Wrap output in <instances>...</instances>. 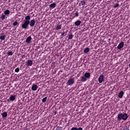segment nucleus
Listing matches in <instances>:
<instances>
[{
	"instance_id": "obj_1",
	"label": "nucleus",
	"mask_w": 130,
	"mask_h": 130,
	"mask_svg": "<svg viewBox=\"0 0 130 130\" xmlns=\"http://www.w3.org/2000/svg\"><path fill=\"white\" fill-rule=\"evenodd\" d=\"M29 24H30V21H26L24 20L23 23L21 24V28L22 29H27L29 27Z\"/></svg>"
},
{
	"instance_id": "obj_2",
	"label": "nucleus",
	"mask_w": 130,
	"mask_h": 130,
	"mask_svg": "<svg viewBox=\"0 0 130 130\" xmlns=\"http://www.w3.org/2000/svg\"><path fill=\"white\" fill-rule=\"evenodd\" d=\"M67 84L69 86H71V85H74V84H75V78H71L68 80Z\"/></svg>"
},
{
	"instance_id": "obj_3",
	"label": "nucleus",
	"mask_w": 130,
	"mask_h": 130,
	"mask_svg": "<svg viewBox=\"0 0 130 130\" xmlns=\"http://www.w3.org/2000/svg\"><path fill=\"white\" fill-rule=\"evenodd\" d=\"M117 119H118V121H121V120H124L122 113H120L117 115Z\"/></svg>"
},
{
	"instance_id": "obj_4",
	"label": "nucleus",
	"mask_w": 130,
	"mask_h": 130,
	"mask_svg": "<svg viewBox=\"0 0 130 130\" xmlns=\"http://www.w3.org/2000/svg\"><path fill=\"white\" fill-rule=\"evenodd\" d=\"M35 23H36L35 19L33 18L32 20L29 21V25L31 27H34V26H35Z\"/></svg>"
},
{
	"instance_id": "obj_5",
	"label": "nucleus",
	"mask_w": 130,
	"mask_h": 130,
	"mask_svg": "<svg viewBox=\"0 0 130 130\" xmlns=\"http://www.w3.org/2000/svg\"><path fill=\"white\" fill-rule=\"evenodd\" d=\"M98 81L100 84H101V83H103V82H104V76L103 75H101V76H100L98 78Z\"/></svg>"
},
{
	"instance_id": "obj_6",
	"label": "nucleus",
	"mask_w": 130,
	"mask_h": 130,
	"mask_svg": "<svg viewBox=\"0 0 130 130\" xmlns=\"http://www.w3.org/2000/svg\"><path fill=\"white\" fill-rule=\"evenodd\" d=\"M38 89V85L35 84H32V86H31V90L32 91H36Z\"/></svg>"
},
{
	"instance_id": "obj_7",
	"label": "nucleus",
	"mask_w": 130,
	"mask_h": 130,
	"mask_svg": "<svg viewBox=\"0 0 130 130\" xmlns=\"http://www.w3.org/2000/svg\"><path fill=\"white\" fill-rule=\"evenodd\" d=\"M31 40H32V37H31V36H29L26 38L25 40V42L26 43H27V44H30V42H31Z\"/></svg>"
},
{
	"instance_id": "obj_8",
	"label": "nucleus",
	"mask_w": 130,
	"mask_h": 130,
	"mask_svg": "<svg viewBox=\"0 0 130 130\" xmlns=\"http://www.w3.org/2000/svg\"><path fill=\"white\" fill-rule=\"evenodd\" d=\"M26 64L28 67H32V64H33V61L32 60L28 59L26 62Z\"/></svg>"
},
{
	"instance_id": "obj_9",
	"label": "nucleus",
	"mask_w": 130,
	"mask_h": 130,
	"mask_svg": "<svg viewBox=\"0 0 130 130\" xmlns=\"http://www.w3.org/2000/svg\"><path fill=\"white\" fill-rule=\"evenodd\" d=\"M124 45V43L123 42H121L119 44L117 48L118 49H121V48H122V47H123Z\"/></svg>"
},
{
	"instance_id": "obj_10",
	"label": "nucleus",
	"mask_w": 130,
	"mask_h": 130,
	"mask_svg": "<svg viewBox=\"0 0 130 130\" xmlns=\"http://www.w3.org/2000/svg\"><path fill=\"white\" fill-rule=\"evenodd\" d=\"M124 94V93L123 92V91H121L118 95V98H120V99H121V98H122V97H123V94Z\"/></svg>"
},
{
	"instance_id": "obj_11",
	"label": "nucleus",
	"mask_w": 130,
	"mask_h": 130,
	"mask_svg": "<svg viewBox=\"0 0 130 130\" xmlns=\"http://www.w3.org/2000/svg\"><path fill=\"white\" fill-rule=\"evenodd\" d=\"M30 19H31V16H30V15H27L25 17V20H24V21H25L26 22H30Z\"/></svg>"
},
{
	"instance_id": "obj_12",
	"label": "nucleus",
	"mask_w": 130,
	"mask_h": 130,
	"mask_svg": "<svg viewBox=\"0 0 130 130\" xmlns=\"http://www.w3.org/2000/svg\"><path fill=\"white\" fill-rule=\"evenodd\" d=\"M123 115V118H124V120H126L128 118V116L127 115V114L126 113H122Z\"/></svg>"
},
{
	"instance_id": "obj_13",
	"label": "nucleus",
	"mask_w": 130,
	"mask_h": 130,
	"mask_svg": "<svg viewBox=\"0 0 130 130\" xmlns=\"http://www.w3.org/2000/svg\"><path fill=\"white\" fill-rule=\"evenodd\" d=\"M84 77L86 78V79H89L90 77H91V74L90 73L86 72L84 74Z\"/></svg>"
},
{
	"instance_id": "obj_14",
	"label": "nucleus",
	"mask_w": 130,
	"mask_h": 130,
	"mask_svg": "<svg viewBox=\"0 0 130 130\" xmlns=\"http://www.w3.org/2000/svg\"><path fill=\"white\" fill-rule=\"evenodd\" d=\"M81 23H82L81 20H77L75 22V26H80L81 25Z\"/></svg>"
},
{
	"instance_id": "obj_15",
	"label": "nucleus",
	"mask_w": 130,
	"mask_h": 130,
	"mask_svg": "<svg viewBox=\"0 0 130 130\" xmlns=\"http://www.w3.org/2000/svg\"><path fill=\"white\" fill-rule=\"evenodd\" d=\"M9 99H10V101H14L16 99V96L12 95L9 98Z\"/></svg>"
},
{
	"instance_id": "obj_16",
	"label": "nucleus",
	"mask_w": 130,
	"mask_h": 130,
	"mask_svg": "<svg viewBox=\"0 0 130 130\" xmlns=\"http://www.w3.org/2000/svg\"><path fill=\"white\" fill-rule=\"evenodd\" d=\"M56 7V4L55 3H52L49 5V8L51 9H54Z\"/></svg>"
},
{
	"instance_id": "obj_17",
	"label": "nucleus",
	"mask_w": 130,
	"mask_h": 130,
	"mask_svg": "<svg viewBox=\"0 0 130 130\" xmlns=\"http://www.w3.org/2000/svg\"><path fill=\"white\" fill-rule=\"evenodd\" d=\"M81 81L82 82H86L87 81V78L85 76H82L81 77Z\"/></svg>"
},
{
	"instance_id": "obj_18",
	"label": "nucleus",
	"mask_w": 130,
	"mask_h": 130,
	"mask_svg": "<svg viewBox=\"0 0 130 130\" xmlns=\"http://www.w3.org/2000/svg\"><path fill=\"white\" fill-rule=\"evenodd\" d=\"M89 51H90V49L89 48H86L84 50V53H88V52H89Z\"/></svg>"
},
{
	"instance_id": "obj_19",
	"label": "nucleus",
	"mask_w": 130,
	"mask_h": 130,
	"mask_svg": "<svg viewBox=\"0 0 130 130\" xmlns=\"http://www.w3.org/2000/svg\"><path fill=\"white\" fill-rule=\"evenodd\" d=\"M0 18L3 21H4V20L6 19V15L2 14Z\"/></svg>"
},
{
	"instance_id": "obj_20",
	"label": "nucleus",
	"mask_w": 130,
	"mask_h": 130,
	"mask_svg": "<svg viewBox=\"0 0 130 130\" xmlns=\"http://www.w3.org/2000/svg\"><path fill=\"white\" fill-rule=\"evenodd\" d=\"M67 35H68V30L67 31L65 32H63L61 34V36H62V37H64V36H67Z\"/></svg>"
},
{
	"instance_id": "obj_21",
	"label": "nucleus",
	"mask_w": 130,
	"mask_h": 130,
	"mask_svg": "<svg viewBox=\"0 0 130 130\" xmlns=\"http://www.w3.org/2000/svg\"><path fill=\"white\" fill-rule=\"evenodd\" d=\"M68 36L69 40H72L74 37V35H73V34L69 35Z\"/></svg>"
},
{
	"instance_id": "obj_22",
	"label": "nucleus",
	"mask_w": 130,
	"mask_h": 130,
	"mask_svg": "<svg viewBox=\"0 0 130 130\" xmlns=\"http://www.w3.org/2000/svg\"><path fill=\"white\" fill-rule=\"evenodd\" d=\"M0 39L1 40V41L5 40V39H6V35L1 36Z\"/></svg>"
},
{
	"instance_id": "obj_23",
	"label": "nucleus",
	"mask_w": 130,
	"mask_h": 130,
	"mask_svg": "<svg viewBox=\"0 0 130 130\" xmlns=\"http://www.w3.org/2000/svg\"><path fill=\"white\" fill-rule=\"evenodd\" d=\"M10 11L9 10H6L4 11L5 15H10Z\"/></svg>"
},
{
	"instance_id": "obj_24",
	"label": "nucleus",
	"mask_w": 130,
	"mask_h": 130,
	"mask_svg": "<svg viewBox=\"0 0 130 130\" xmlns=\"http://www.w3.org/2000/svg\"><path fill=\"white\" fill-rule=\"evenodd\" d=\"M2 116L3 117H7V116H8V113H7L6 112H4L2 113Z\"/></svg>"
},
{
	"instance_id": "obj_25",
	"label": "nucleus",
	"mask_w": 130,
	"mask_h": 130,
	"mask_svg": "<svg viewBox=\"0 0 130 130\" xmlns=\"http://www.w3.org/2000/svg\"><path fill=\"white\" fill-rule=\"evenodd\" d=\"M74 15H75V16H74V18H77V17H79V12L78 11H76V12L74 14Z\"/></svg>"
},
{
	"instance_id": "obj_26",
	"label": "nucleus",
	"mask_w": 130,
	"mask_h": 130,
	"mask_svg": "<svg viewBox=\"0 0 130 130\" xmlns=\"http://www.w3.org/2000/svg\"><path fill=\"white\" fill-rule=\"evenodd\" d=\"M60 29H61V24L57 25V26L56 27V29L60 30Z\"/></svg>"
},
{
	"instance_id": "obj_27",
	"label": "nucleus",
	"mask_w": 130,
	"mask_h": 130,
	"mask_svg": "<svg viewBox=\"0 0 130 130\" xmlns=\"http://www.w3.org/2000/svg\"><path fill=\"white\" fill-rule=\"evenodd\" d=\"M46 100H47V97H45L42 99V102H43V103H45V102H46Z\"/></svg>"
},
{
	"instance_id": "obj_28",
	"label": "nucleus",
	"mask_w": 130,
	"mask_h": 130,
	"mask_svg": "<svg viewBox=\"0 0 130 130\" xmlns=\"http://www.w3.org/2000/svg\"><path fill=\"white\" fill-rule=\"evenodd\" d=\"M13 26H19V23L18 21H16L13 23Z\"/></svg>"
},
{
	"instance_id": "obj_29",
	"label": "nucleus",
	"mask_w": 130,
	"mask_h": 130,
	"mask_svg": "<svg viewBox=\"0 0 130 130\" xmlns=\"http://www.w3.org/2000/svg\"><path fill=\"white\" fill-rule=\"evenodd\" d=\"M80 4L81 5V6H85L86 2H85V1H82L80 2Z\"/></svg>"
},
{
	"instance_id": "obj_30",
	"label": "nucleus",
	"mask_w": 130,
	"mask_h": 130,
	"mask_svg": "<svg viewBox=\"0 0 130 130\" xmlns=\"http://www.w3.org/2000/svg\"><path fill=\"white\" fill-rule=\"evenodd\" d=\"M122 130H129V127L125 125Z\"/></svg>"
},
{
	"instance_id": "obj_31",
	"label": "nucleus",
	"mask_w": 130,
	"mask_h": 130,
	"mask_svg": "<svg viewBox=\"0 0 130 130\" xmlns=\"http://www.w3.org/2000/svg\"><path fill=\"white\" fill-rule=\"evenodd\" d=\"M7 54L9 56H10V55H13V54H14V53H13V52L12 51H9L7 53Z\"/></svg>"
},
{
	"instance_id": "obj_32",
	"label": "nucleus",
	"mask_w": 130,
	"mask_h": 130,
	"mask_svg": "<svg viewBox=\"0 0 130 130\" xmlns=\"http://www.w3.org/2000/svg\"><path fill=\"white\" fill-rule=\"evenodd\" d=\"M118 7H119V4H115L113 8H114L115 9L116 8H118Z\"/></svg>"
},
{
	"instance_id": "obj_33",
	"label": "nucleus",
	"mask_w": 130,
	"mask_h": 130,
	"mask_svg": "<svg viewBox=\"0 0 130 130\" xmlns=\"http://www.w3.org/2000/svg\"><path fill=\"white\" fill-rule=\"evenodd\" d=\"M15 73H19L20 72V69L19 68L15 69Z\"/></svg>"
},
{
	"instance_id": "obj_34",
	"label": "nucleus",
	"mask_w": 130,
	"mask_h": 130,
	"mask_svg": "<svg viewBox=\"0 0 130 130\" xmlns=\"http://www.w3.org/2000/svg\"><path fill=\"white\" fill-rule=\"evenodd\" d=\"M56 130H62V128L61 127H60L59 126H58L56 128Z\"/></svg>"
},
{
	"instance_id": "obj_35",
	"label": "nucleus",
	"mask_w": 130,
	"mask_h": 130,
	"mask_svg": "<svg viewBox=\"0 0 130 130\" xmlns=\"http://www.w3.org/2000/svg\"><path fill=\"white\" fill-rule=\"evenodd\" d=\"M71 130H77V127H74L71 128Z\"/></svg>"
},
{
	"instance_id": "obj_36",
	"label": "nucleus",
	"mask_w": 130,
	"mask_h": 130,
	"mask_svg": "<svg viewBox=\"0 0 130 130\" xmlns=\"http://www.w3.org/2000/svg\"><path fill=\"white\" fill-rule=\"evenodd\" d=\"M76 130H83V128L82 127H77V129Z\"/></svg>"
},
{
	"instance_id": "obj_37",
	"label": "nucleus",
	"mask_w": 130,
	"mask_h": 130,
	"mask_svg": "<svg viewBox=\"0 0 130 130\" xmlns=\"http://www.w3.org/2000/svg\"><path fill=\"white\" fill-rule=\"evenodd\" d=\"M129 68H130V62L129 63Z\"/></svg>"
},
{
	"instance_id": "obj_38",
	"label": "nucleus",
	"mask_w": 130,
	"mask_h": 130,
	"mask_svg": "<svg viewBox=\"0 0 130 130\" xmlns=\"http://www.w3.org/2000/svg\"><path fill=\"white\" fill-rule=\"evenodd\" d=\"M55 114H56V112H55Z\"/></svg>"
},
{
	"instance_id": "obj_39",
	"label": "nucleus",
	"mask_w": 130,
	"mask_h": 130,
	"mask_svg": "<svg viewBox=\"0 0 130 130\" xmlns=\"http://www.w3.org/2000/svg\"><path fill=\"white\" fill-rule=\"evenodd\" d=\"M7 101H9V100H8Z\"/></svg>"
}]
</instances>
